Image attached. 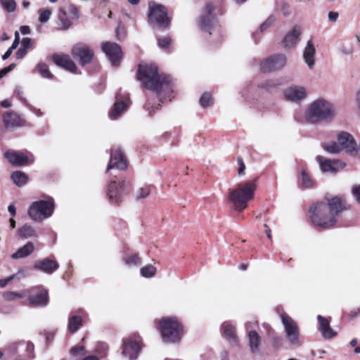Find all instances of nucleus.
<instances>
[{
    "label": "nucleus",
    "instance_id": "obj_1",
    "mask_svg": "<svg viewBox=\"0 0 360 360\" xmlns=\"http://www.w3.org/2000/svg\"><path fill=\"white\" fill-rule=\"evenodd\" d=\"M137 78L144 87L158 93L160 99L171 100L173 85L171 78L165 75H159L155 65H139Z\"/></svg>",
    "mask_w": 360,
    "mask_h": 360
},
{
    "label": "nucleus",
    "instance_id": "obj_2",
    "mask_svg": "<svg viewBox=\"0 0 360 360\" xmlns=\"http://www.w3.org/2000/svg\"><path fill=\"white\" fill-rule=\"evenodd\" d=\"M345 209L347 207L341 198L335 197L330 199L328 204L319 202L314 207H311V219L316 226L328 229L336 224L335 217Z\"/></svg>",
    "mask_w": 360,
    "mask_h": 360
},
{
    "label": "nucleus",
    "instance_id": "obj_3",
    "mask_svg": "<svg viewBox=\"0 0 360 360\" xmlns=\"http://www.w3.org/2000/svg\"><path fill=\"white\" fill-rule=\"evenodd\" d=\"M335 116V109L328 100L319 98L311 101L304 112V120L308 124H317L333 120Z\"/></svg>",
    "mask_w": 360,
    "mask_h": 360
},
{
    "label": "nucleus",
    "instance_id": "obj_4",
    "mask_svg": "<svg viewBox=\"0 0 360 360\" xmlns=\"http://www.w3.org/2000/svg\"><path fill=\"white\" fill-rule=\"evenodd\" d=\"M256 188L255 181L240 184L236 189L230 191L229 199L237 210H243L247 207L248 202L254 198Z\"/></svg>",
    "mask_w": 360,
    "mask_h": 360
},
{
    "label": "nucleus",
    "instance_id": "obj_5",
    "mask_svg": "<svg viewBox=\"0 0 360 360\" xmlns=\"http://www.w3.org/2000/svg\"><path fill=\"white\" fill-rule=\"evenodd\" d=\"M158 328L165 342H178L183 336V327L176 317L162 318L159 321Z\"/></svg>",
    "mask_w": 360,
    "mask_h": 360
},
{
    "label": "nucleus",
    "instance_id": "obj_6",
    "mask_svg": "<svg viewBox=\"0 0 360 360\" xmlns=\"http://www.w3.org/2000/svg\"><path fill=\"white\" fill-rule=\"evenodd\" d=\"M55 210V202L52 198L32 202L27 214L31 219L41 222L52 216Z\"/></svg>",
    "mask_w": 360,
    "mask_h": 360
},
{
    "label": "nucleus",
    "instance_id": "obj_7",
    "mask_svg": "<svg viewBox=\"0 0 360 360\" xmlns=\"http://www.w3.org/2000/svg\"><path fill=\"white\" fill-rule=\"evenodd\" d=\"M281 319L289 345L296 347L301 346L300 330L297 322L284 312L281 314Z\"/></svg>",
    "mask_w": 360,
    "mask_h": 360
},
{
    "label": "nucleus",
    "instance_id": "obj_8",
    "mask_svg": "<svg viewBox=\"0 0 360 360\" xmlns=\"http://www.w3.org/2000/svg\"><path fill=\"white\" fill-rule=\"evenodd\" d=\"M148 18L150 25H155L160 28L166 29L169 25L170 20L167 17V9L163 5L150 2Z\"/></svg>",
    "mask_w": 360,
    "mask_h": 360
},
{
    "label": "nucleus",
    "instance_id": "obj_9",
    "mask_svg": "<svg viewBox=\"0 0 360 360\" xmlns=\"http://www.w3.org/2000/svg\"><path fill=\"white\" fill-rule=\"evenodd\" d=\"M142 348V340L138 335H130L123 340L122 355L129 360H136Z\"/></svg>",
    "mask_w": 360,
    "mask_h": 360
},
{
    "label": "nucleus",
    "instance_id": "obj_10",
    "mask_svg": "<svg viewBox=\"0 0 360 360\" xmlns=\"http://www.w3.org/2000/svg\"><path fill=\"white\" fill-rule=\"evenodd\" d=\"M214 6L211 4H207L202 11L198 20V26L204 32L213 34L214 32H219L217 25V20L212 15Z\"/></svg>",
    "mask_w": 360,
    "mask_h": 360
},
{
    "label": "nucleus",
    "instance_id": "obj_11",
    "mask_svg": "<svg viewBox=\"0 0 360 360\" xmlns=\"http://www.w3.org/2000/svg\"><path fill=\"white\" fill-rule=\"evenodd\" d=\"M130 186V182L126 179L118 181H112L108 187L107 191L110 203L118 204L123 195L129 191Z\"/></svg>",
    "mask_w": 360,
    "mask_h": 360
},
{
    "label": "nucleus",
    "instance_id": "obj_12",
    "mask_svg": "<svg viewBox=\"0 0 360 360\" xmlns=\"http://www.w3.org/2000/svg\"><path fill=\"white\" fill-rule=\"evenodd\" d=\"M28 305L31 307H44L49 302L48 290L41 287L27 289Z\"/></svg>",
    "mask_w": 360,
    "mask_h": 360
},
{
    "label": "nucleus",
    "instance_id": "obj_13",
    "mask_svg": "<svg viewBox=\"0 0 360 360\" xmlns=\"http://www.w3.org/2000/svg\"><path fill=\"white\" fill-rule=\"evenodd\" d=\"M4 156L9 163L16 167L30 165L34 162L32 155L28 152L11 149L5 152Z\"/></svg>",
    "mask_w": 360,
    "mask_h": 360
},
{
    "label": "nucleus",
    "instance_id": "obj_14",
    "mask_svg": "<svg viewBox=\"0 0 360 360\" xmlns=\"http://www.w3.org/2000/svg\"><path fill=\"white\" fill-rule=\"evenodd\" d=\"M286 101L296 104L301 103L307 97V89L301 85H290L283 91Z\"/></svg>",
    "mask_w": 360,
    "mask_h": 360
},
{
    "label": "nucleus",
    "instance_id": "obj_15",
    "mask_svg": "<svg viewBox=\"0 0 360 360\" xmlns=\"http://www.w3.org/2000/svg\"><path fill=\"white\" fill-rule=\"evenodd\" d=\"M287 62L285 55L276 54L271 56L260 63V68L263 72H273L283 68Z\"/></svg>",
    "mask_w": 360,
    "mask_h": 360
},
{
    "label": "nucleus",
    "instance_id": "obj_16",
    "mask_svg": "<svg viewBox=\"0 0 360 360\" xmlns=\"http://www.w3.org/2000/svg\"><path fill=\"white\" fill-rule=\"evenodd\" d=\"M130 105V101L127 94H119L116 96V101L113 108L109 112V117L111 120H117L122 113L127 111Z\"/></svg>",
    "mask_w": 360,
    "mask_h": 360
},
{
    "label": "nucleus",
    "instance_id": "obj_17",
    "mask_svg": "<svg viewBox=\"0 0 360 360\" xmlns=\"http://www.w3.org/2000/svg\"><path fill=\"white\" fill-rule=\"evenodd\" d=\"M72 54L75 58L79 60L82 65L89 63L94 57L93 51L89 46L84 44L75 45L72 49Z\"/></svg>",
    "mask_w": 360,
    "mask_h": 360
},
{
    "label": "nucleus",
    "instance_id": "obj_18",
    "mask_svg": "<svg viewBox=\"0 0 360 360\" xmlns=\"http://www.w3.org/2000/svg\"><path fill=\"white\" fill-rule=\"evenodd\" d=\"M338 141L342 150L352 156L357 154L358 149L353 136L347 132L342 131L338 136Z\"/></svg>",
    "mask_w": 360,
    "mask_h": 360
},
{
    "label": "nucleus",
    "instance_id": "obj_19",
    "mask_svg": "<svg viewBox=\"0 0 360 360\" xmlns=\"http://www.w3.org/2000/svg\"><path fill=\"white\" fill-rule=\"evenodd\" d=\"M316 160L323 172L335 173L346 166V164L340 160H328L320 155L317 156Z\"/></svg>",
    "mask_w": 360,
    "mask_h": 360
},
{
    "label": "nucleus",
    "instance_id": "obj_20",
    "mask_svg": "<svg viewBox=\"0 0 360 360\" xmlns=\"http://www.w3.org/2000/svg\"><path fill=\"white\" fill-rule=\"evenodd\" d=\"M102 49L112 65H117L122 58L121 48L115 43L105 42L102 44Z\"/></svg>",
    "mask_w": 360,
    "mask_h": 360
},
{
    "label": "nucleus",
    "instance_id": "obj_21",
    "mask_svg": "<svg viewBox=\"0 0 360 360\" xmlns=\"http://www.w3.org/2000/svg\"><path fill=\"white\" fill-rule=\"evenodd\" d=\"M127 167V162L121 150L118 148L112 150L110 160L107 167V172L113 168L124 170Z\"/></svg>",
    "mask_w": 360,
    "mask_h": 360
},
{
    "label": "nucleus",
    "instance_id": "obj_22",
    "mask_svg": "<svg viewBox=\"0 0 360 360\" xmlns=\"http://www.w3.org/2000/svg\"><path fill=\"white\" fill-rule=\"evenodd\" d=\"M302 32V28L300 25H295L289 31L285 36L283 43L286 49H291L298 44L300 40V35Z\"/></svg>",
    "mask_w": 360,
    "mask_h": 360
},
{
    "label": "nucleus",
    "instance_id": "obj_23",
    "mask_svg": "<svg viewBox=\"0 0 360 360\" xmlns=\"http://www.w3.org/2000/svg\"><path fill=\"white\" fill-rule=\"evenodd\" d=\"M221 330L224 337L231 345L236 346L239 344V339L236 334V327L231 322H224L221 325Z\"/></svg>",
    "mask_w": 360,
    "mask_h": 360
},
{
    "label": "nucleus",
    "instance_id": "obj_24",
    "mask_svg": "<svg viewBox=\"0 0 360 360\" xmlns=\"http://www.w3.org/2000/svg\"><path fill=\"white\" fill-rule=\"evenodd\" d=\"M58 266L59 265L56 261L49 258L39 260L34 264V269L48 274H53L58 269Z\"/></svg>",
    "mask_w": 360,
    "mask_h": 360
},
{
    "label": "nucleus",
    "instance_id": "obj_25",
    "mask_svg": "<svg viewBox=\"0 0 360 360\" xmlns=\"http://www.w3.org/2000/svg\"><path fill=\"white\" fill-rule=\"evenodd\" d=\"M319 330L324 338L330 339L337 335L335 332L330 326V320L321 315H318Z\"/></svg>",
    "mask_w": 360,
    "mask_h": 360
},
{
    "label": "nucleus",
    "instance_id": "obj_26",
    "mask_svg": "<svg viewBox=\"0 0 360 360\" xmlns=\"http://www.w3.org/2000/svg\"><path fill=\"white\" fill-rule=\"evenodd\" d=\"M316 49L312 39L307 41L303 51V58L309 69H313L315 64Z\"/></svg>",
    "mask_w": 360,
    "mask_h": 360
},
{
    "label": "nucleus",
    "instance_id": "obj_27",
    "mask_svg": "<svg viewBox=\"0 0 360 360\" xmlns=\"http://www.w3.org/2000/svg\"><path fill=\"white\" fill-rule=\"evenodd\" d=\"M53 61L56 65L60 66L71 72H75L76 71L77 66L69 56L55 55L53 56Z\"/></svg>",
    "mask_w": 360,
    "mask_h": 360
},
{
    "label": "nucleus",
    "instance_id": "obj_28",
    "mask_svg": "<svg viewBox=\"0 0 360 360\" xmlns=\"http://www.w3.org/2000/svg\"><path fill=\"white\" fill-rule=\"evenodd\" d=\"M248 343L250 351L253 354H259L262 344V337L255 330H250L248 333Z\"/></svg>",
    "mask_w": 360,
    "mask_h": 360
},
{
    "label": "nucleus",
    "instance_id": "obj_29",
    "mask_svg": "<svg viewBox=\"0 0 360 360\" xmlns=\"http://www.w3.org/2000/svg\"><path fill=\"white\" fill-rule=\"evenodd\" d=\"M34 250L33 243L29 241L22 248H19L16 252L11 255V258L13 259H18L25 258L30 256Z\"/></svg>",
    "mask_w": 360,
    "mask_h": 360
},
{
    "label": "nucleus",
    "instance_id": "obj_30",
    "mask_svg": "<svg viewBox=\"0 0 360 360\" xmlns=\"http://www.w3.org/2000/svg\"><path fill=\"white\" fill-rule=\"evenodd\" d=\"M11 178L13 184L18 187L24 186L27 184L29 180L27 174L21 171H15L12 172Z\"/></svg>",
    "mask_w": 360,
    "mask_h": 360
},
{
    "label": "nucleus",
    "instance_id": "obj_31",
    "mask_svg": "<svg viewBox=\"0 0 360 360\" xmlns=\"http://www.w3.org/2000/svg\"><path fill=\"white\" fill-rule=\"evenodd\" d=\"M18 233L20 238L27 239L29 238L36 237L37 232L35 229L30 224H24L18 230Z\"/></svg>",
    "mask_w": 360,
    "mask_h": 360
},
{
    "label": "nucleus",
    "instance_id": "obj_32",
    "mask_svg": "<svg viewBox=\"0 0 360 360\" xmlns=\"http://www.w3.org/2000/svg\"><path fill=\"white\" fill-rule=\"evenodd\" d=\"M4 124L7 127H13L18 126L20 122L19 116L15 112H6L3 117Z\"/></svg>",
    "mask_w": 360,
    "mask_h": 360
},
{
    "label": "nucleus",
    "instance_id": "obj_33",
    "mask_svg": "<svg viewBox=\"0 0 360 360\" xmlns=\"http://www.w3.org/2000/svg\"><path fill=\"white\" fill-rule=\"evenodd\" d=\"M82 317L77 315H73L68 319V330L73 333H75L79 327L82 326Z\"/></svg>",
    "mask_w": 360,
    "mask_h": 360
},
{
    "label": "nucleus",
    "instance_id": "obj_34",
    "mask_svg": "<svg viewBox=\"0 0 360 360\" xmlns=\"http://www.w3.org/2000/svg\"><path fill=\"white\" fill-rule=\"evenodd\" d=\"M300 182L302 187L305 188H310L314 186L313 179L304 169H302L301 170V176L300 179Z\"/></svg>",
    "mask_w": 360,
    "mask_h": 360
},
{
    "label": "nucleus",
    "instance_id": "obj_35",
    "mask_svg": "<svg viewBox=\"0 0 360 360\" xmlns=\"http://www.w3.org/2000/svg\"><path fill=\"white\" fill-rule=\"evenodd\" d=\"M27 297V290L21 292L6 291L3 293V297L7 301H13Z\"/></svg>",
    "mask_w": 360,
    "mask_h": 360
},
{
    "label": "nucleus",
    "instance_id": "obj_36",
    "mask_svg": "<svg viewBox=\"0 0 360 360\" xmlns=\"http://www.w3.org/2000/svg\"><path fill=\"white\" fill-rule=\"evenodd\" d=\"M61 14L59 15V29L63 30H68L72 25V21L66 17V13L60 10Z\"/></svg>",
    "mask_w": 360,
    "mask_h": 360
},
{
    "label": "nucleus",
    "instance_id": "obj_37",
    "mask_svg": "<svg viewBox=\"0 0 360 360\" xmlns=\"http://www.w3.org/2000/svg\"><path fill=\"white\" fill-rule=\"evenodd\" d=\"M156 272V267L152 264H147L140 270L141 275L145 278H152L155 275Z\"/></svg>",
    "mask_w": 360,
    "mask_h": 360
},
{
    "label": "nucleus",
    "instance_id": "obj_38",
    "mask_svg": "<svg viewBox=\"0 0 360 360\" xmlns=\"http://www.w3.org/2000/svg\"><path fill=\"white\" fill-rule=\"evenodd\" d=\"M200 105L203 108H207L213 105L214 101L210 93L205 92L200 98Z\"/></svg>",
    "mask_w": 360,
    "mask_h": 360
},
{
    "label": "nucleus",
    "instance_id": "obj_39",
    "mask_svg": "<svg viewBox=\"0 0 360 360\" xmlns=\"http://www.w3.org/2000/svg\"><path fill=\"white\" fill-rule=\"evenodd\" d=\"M37 68L39 74L43 77L49 79L53 77V75L50 72L49 67L46 64L43 63H39Z\"/></svg>",
    "mask_w": 360,
    "mask_h": 360
},
{
    "label": "nucleus",
    "instance_id": "obj_40",
    "mask_svg": "<svg viewBox=\"0 0 360 360\" xmlns=\"http://www.w3.org/2000/svg\"><path fill=\"white\" fill-rule=\"evenodd\" d=\"M125 264L128 266H138L141 263V259L137 254L131 255L124 259Z\"/></svg>",
    "mask_w": 360,
    "mask_h": 360
},
{
    "label": "nucleus",
    "instance_id": "obj_41",
    "mask_svg": "<svg viewBox=\"0 0 360 360\" xmlns=\"http://www.w3.org/2000/svg\"><path fill=\"white\" fill-rule=\"evenodd\" d=\"M324 149L326 151L330 153H338L342 150L339 143L331 142L324 145Z\"/></svg>",
    "mask_w": 360,
    "mask_h": 360
},
{
    "label": "nucleus",
    "instance_id": "obj_42",
    "mask_svg": "<svg viewBox=\"0 0 360 360\" xmlns=\"http://www.w3.org/2000/svg\"><path fill=\"white\" fill-rule=\"evenodd\" d=\"M150 193V188L149 186H145L139 188L136 194V199L145 198L149 195Z\"/></svg>",
    "mask_w": 360,
    "mask_h": 360
},
{
    "label": "nucleus",
    "instance_id": "obj_43",
    "mask_svg": "<svg viewBox=\"0 0 360 360\" xmlns=\"http://www.w3.org/2000/svg\"><path fill=\"white\" fill-rule=\"evenodd\" d=\"M0 4L8 12L14 11L16 7V4L14 0H0Z\"/></svg>",
    "mask_w": 360,
    "mask_h": 360
},
{
    "label": "nucleus",
    "instance_id": "obj_44",
    "mask_svg": "<svg viewBox=\"0 0 360 360\" xmlns=\"http://www.w3.org/2000/svg\"><path fill=\"white\" fill-rule=\"evenodd\" d=\"M39 21L41 23H45L49 20L51 11L49 9L39 10Z\"/></svg>",
    "mask_w": 360,
    "mask_h": 360
},
{
    "label": "nucleus",
    "instance_id": "obj_45",
    "mask_svg": "<svg viewBox=\"0 0 360 360\" xmlns=\"http://www.w3.org/2000/svg\"><path fill=\"white\" fill-rule=\"evenodd\" d=\"M276 20V17L274 15H271L269 18L260 25V31L262 32L267 30L271 25Z\"/></svg>",
    "mask_w": 360,
    "mask_h": 360
},
{
    "label": "nucleus",
    "instance_id": "obj_46",
    "mask_svg": "<svg viewBox=\"0 0 360 360\" xmlns=\"http://www.w3.org/2000/svg\"><path fill=\"white\" fill-rule=\"evenodd\" d=\"M171 42V39L169 37H164L159 39L158 41V46L161 48L167 47Z\"/></svg>",
    "mask_w": 360,
    "mask_h": 360
},
{
    "label": "nucleus",
    "instance_id": "obj_47",
    "mask_svg": "<svg viewBox=\"0 0 360 360\" xmlns=\"http://www.w3.org/2000/svg\"><path fill=\"white\" fill-rule=\"evenodd\" d=\"M32 45V40L29 37L23 38L21 43V46L25 49H30Z\"/></svg>",
    "mask_w": 360,
    "mask_h": 360
},
{
    "label": "nucleus",
    "instance_id": "obj_48",
    "mask_svg": "<svg viewBox=\"0 0 360 360\" xmlns=\"http://www.w3.org/2000/svg\"><path fill=\"white\" fill-rule=\"evenodd\" d=\"M352 193L356 200L360 204V186H356L352 189Z\"/></svg>",
    "mask_w": 360,
    "mask_h": 360
},
{
    "label": "nucleus",
    "instance_id": "obj_49",
    "mask_svg": "<svg viewBox=\"0 0 360 360\" xmlns=\"http://www.w3.org/2000/svg\"><path fill=\"white\" fill-rule=\"evenodd\" d=\"M84 348L82 346H77L71 349L70 352L72 355L82 354Z\"/></svg>",
    "mask_w": 360,
    "mask_h": 360
},
{
    "label": "nucleus",
    "instance_id": "obj_50",
    "mask_svg": "<svg viewBox=\"0 0 360 360\" xmlns=\"http://www.w3.org/2000/svg\"><path fill=\"white\" fill-rule=\"evenodd\" d=\"M14 276H11L7 278L0 279V288H5L9 282L13 281L14 279Z\"/></svg>",
    "mask_w": 360,
    "mask_h": 360
},
{
    "label": "nucleus",
    "instance_id": "obj_51",
    "mask_svg": "<svg viewBox=\"0 0 360 360\" xmlns=\"http://www.w3.org/2000/svg\"><path fill=\"white\" fill-rule=\"evenodd\" d=\"M69 12L72 14L75 18L77 19L79 17V11L77 8L74 5H70L69 6Z\"/></svg>",
    "mask_w": 360,
    "mask_h": 360
},
{
    "label": "nucleus",
    "instance_id": "obj_52",
    "mask_svg": "<svg viewBox=\"0 0 360 360\" xmlns=\"http://www.w3.org/2000/svg\"><path fill=\"white\" fill-rule=\"evenodd\" d=\"M328 16L329 21L334 22L338 20V17H339V13L335 11H330L328 13Z\"/></svg>",
    "mask_w": 360,
    "mask_h": 360
},
{
    "label": "nucleus",
    "instance_id": "obj_53",
    "mask_svg": "<svg viewBox=\"0 0 360 360\" xmlns=\"http://www.w3.org/2000/svg\"><path fill=\"white\" fill-rule=\"evenodd\" d=\"M275 86L274 84H273L271 82H266L264 83H262L258 85L259 88L265 89L268 91H269L272 87Z\"/></svg>",
    "mask_w": 360,
    "mask_h": 360
},
{
    "label": "nucleus",
    "instance_id": "obj_54",
    "mask_svg": "<svg viewBox=\"0 0 360 360\" xmlns=\"http://www.w3.org/2000/svg\"><path fill=\"white\" fill-rule=\"evenodd\" d=\"M27 50L23 47H20L16 52V58L18 59L22 58L27 54Z\"/></svg>",
    "mask_w": 360,
    "mask_h": 360
},
{
    "label": "nucleus",
    "instance_id": "obj_55",
    "mask_svg": "<svg viewBox=\"0 0 360 360\" xmlns=\"http://www.w3.org/2000/svg\"><path fill=\"white\" fill-rule=\"evenodd\" d=\"M257 326V322L256 321H247L245 324V328L248 331L250 330H253Z\"/></svg>",
    "mask_w": 360,
    "mask_h": 360
},
{
    "label": "nucleus",
    "instance_id": "obj_56",
    "mask_svg": "<svg viewBox=\"0 0 360 360\" xmlns=\"http://www.w3.org/2000/svg\"><path fill=\"white\" fill-rule=\"evenodd\" d=\"M239 167L238 169V173L239 175H242L244 172V170L245 169V165L241 158H238V160Z\"/></svg>",
    "mask_w": 360,
    "mask_h": 360
},
{
    "label": "nucleus",
    "instance_id": "obj_57",
    "mask_svg": "<svg viewBox=\"0 0 360 360\" xmlns=\"http://www.w3.org/2000/svg\"><path fill=\"white\" fill-rule=\"evenodd\" d=\"M19 39H20L19 34L18 32H15V39L11 45V46L10 47L11 49L14 50L18 47V46L19 44Z\"/></svg>",
    "mask_w": 360,
    "mask_h": 360
},
{
    "label": "nucleus",
    "instance_id": "obj_58",
    "mask_svg": "<svg viewBox=\"0 0 360 360\" xmlns=\"http://www.w3.org/2000/svg\"><path fill=\"white\" fill-rule=\"evenodd\" d=\"M8 211L13 216L15 217L16 214V209L13 203H11L8 207Z\"/></svg>",
    "mask_w": 360,
    "mask_h": 360
},
{
    "label": "nucleus",
    "instance_id": "obj_59",
    "mask_svg": "<svg viewBox=\"0 0 360 360\" xmlns=\"http://www.w3.org/2000/svg\"><path fill=\"white\" fill-rule=\"evenodd\" d=\"M0 104L3 108H8L11 106V101L9 99H5Z\"/></svg>",
    "mask_w": 360,
    "mask_h": 360
},
{
    "label": "nucleus",
    "instance_id": "obj_60",
    "mask_svg": "<svg viewBox=\"0 0 360 360\" xmlns=\"http://www.w3.org/2000/svg\"><path fill=\"white\" fill-rule=\"evenodd\" d=\"M13 51V49H11V48H9V49L6 51V53L2 56V59H3L4 60H5L8 59V58L11 56V55L12 54Z\"/></svg>",
    "mask_w": 360,
    "mask_h": 360
},
{
    "label": "nucleus",
    "instance_id": "obj_61",
    "mask_svg": "<svg viewBox=\"0 0 360 360\" xmlns=\"http://www.w3.org/2000/svg\"><path fill=\"white\" fill-rule=\"evenodd\" d=\"M359 314H360V308H357V309H354L353 310L351 311L350 312V316L352 318H355Z\"/></svg>",
    "mask_w": 360,
    "mask_h": 360
},
{
    "label": "nucleus",
    "instance_id": "obj_62",
    "mask_svg": "<svg viewBox=\"0 0 360 360\" xmlns=\"http://www.w3.org/2000/svg\"><path fill=\"white\" fill-rule=\"evenodd\" d=\"M20 31L22 34H28L30 33V29L28 26H22L20 27Z\"/></svg>",
    "mask_w": 360,
    "mask_h": 360
},
{
    "label": "nucleus",
    "instance_id": "obj_63",
    "mask_svg": "<svg viewBox=\"0 0 360 360\" xmlns=\"http://www.w3.org/2000/svg\"><path fill=\"white\" fill-rule=\"evenodd\" d=\"M340 51L342 53L345 54V55H349V54H351L352 51L351 49H346V48H341L340 49Z\"/></svg>",
    "mask_w": 360,
    "mask_h": 360
},
{
    "label": "nucleus",
    "instance_id": "obj_64",
    "mask_svg": "<svg viewBox=\"0 0 360 360\" xmlns=\"http://www.w3.org/2000/svg\"><path fill=\"white\" fill-rule=\"evenodd\" d=\"M9 224L12 229L15 228V221L13 218L10 219Z\"/></svg>",
    "mask_w": 360,
    "mask_h": 360
}]
</instances>
